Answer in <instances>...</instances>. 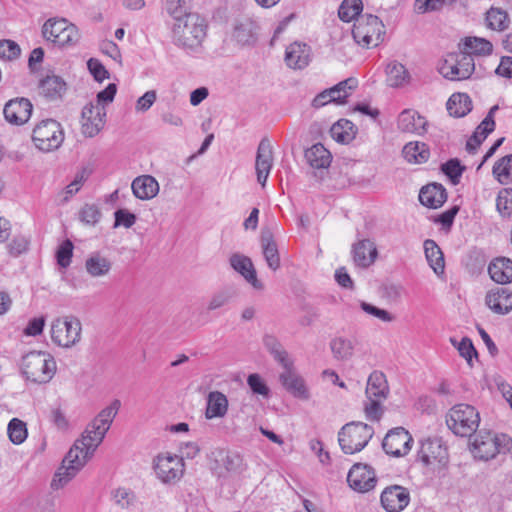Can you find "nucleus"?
I'll return each mask as SVG.
<instances>
[{"label": "nucleus", "instance_id": "obj_1", "mask_svg": "<svg viewBox=\"0 0 512 512\" xmlns=\"http://www.w3.org/2000/svg\"><path fill=\"white\" fill-rule=\"evenodd\" d=\"M120 406V400H113L88 424L81 438L75 441L55 473L51 482L52 489L58 490L67 485L92 458L110 429Z\"/></svg>", "mask_w": 512, "mask_h": 512}, {"label": "nucleus", "instance_id": "obj_2", "mask_svg": "<svg viewBox=\"0 0 512 512\" xmlns=\"http://www.w3.org/2000/svg\"><path fill=\"white\" fill-rule=\"evenodd\" d=\"M206 29L207 24L199 14H185L173 24V42L184 50L198 52L206 37Z\"/></svg>", "mask_w": 512, "mask_h": 512}, {"label": "nucleus", "instance_id": "obj_3", "mask_svg": "<svg viewBox=\"0 0 512 512\" xmlns=\"http://www.w3.org/2000/svg\"><path fill=\"white\" fill-rule=\"evenodd\" d=\"M57 370L54 357L44 351H32L22 358L21 371L26 380L36 384H46L52 380Z\"/></svg>", "mask_w": 512, "mask_h": 512}, {"label": "nucleus", "instance_id": "obj_4", "mask_svg": "<svg viewBox=\"0 0 512 512\" xmlns=\"http://www.w3.org/2000/svg\"><path fill=\"white\" fill-rule=\"evenodd\" d=\"M388 393L389 387L385 375L379 371L372 372L368 377L365 390L364 412L368 420H380L384 412L382 404L387 399Z\"/></svg>", "mask_w": 512, "mask_h": 512}, {"label": "nucleus", "instance_id": "obj_5", "mask_svg": "<svg viewBox=\"0 0 512 512\" xmlns=\"http://www.w3.org/2000/svg\"><path fill=\"white\" fill-rule=\"evenodd\" d=\"M471 451L474 457L488 461L499 453H506L512 448V438L506 434H492L489 431L480 430L471 442Z\"/></svg>", "mask_w": 512, "mask_h": 512}, {"label": "nucleus", "instance_id": "obj_6", "mask_svg": "<svg viewBox=\"0 0 512 512\" xmlns=\"http://www.w3.org/2000/svg\"><path fill=\"white\" fill-rule=\"evenodd\" d=\"M446 423L455 435L470 437L479 427L480 415L473 406L458 404L450 409Z\"/></svg>", "mask_w": 512, "mask_h": 512}, {"label": "nucleus", "instance_id": "obj_7", "mask_svg": "<svg viewBox=\"0 0 512 512\" xmlns=\"http://www.w3.org/2000/svg\"><path fill=\"white\" fill-rule=\"evenodd\" d=\"M373 434L371 426L362 422H351L339 431L338 442L345 454H354L364 449Z\"/></svg>", "mask_w": 512, "mask_h": 512}, {"label": "nucleus", "instance_id": "obj_8", "mask_svg": "<svg viewBox=\"0 0 512 512\" xmlns=\"http://www.w3.org/2000/svg\"><path fill=\"white\" fill-rule=\"evenodd\" d=\"M384 34V24L372 14L358 17L352 29L354 40L363 47L378 46L383 41Z\"/></svg>", "mask_w": 512, "mask_h": 512}, {"label": "nucleus", "instance_id": "obj_9", "mask_svg": "<svg viewBox=\"0 0 512 512\" xmlns=\"http://www.w3.org/2000/svg\"><path fill=\"white\" fill-rule=\"evenodd\" d=\"M32 140L40 151L51 152L62 145L64 131L61 124L56 120L45 119L34 127Z\"/></svg>", "mask_w": 512, "mask_h": 512}, {"label": "nucleus", "instance_id": "obj_10", "mask_svg": "<svg viewBox=\"0 0 512 512\" xmlns=\"http://www.w3.org/2000/svg\"><path fill=\"white\" fill-rule=\"evenodd\" d=\"M82 325L78 318L65 316L52 321L50 334L54 344L62 348H71L81 339Z\"/></svg>", "mask_w": 512, "mask_h": 512}, {"label": "nucleus", "instance_id": "obj_11", "mask_svg": "<svg viewBox=\"0 0 512 512\" xmlns=\"http://www.w3.org/2000/svg\"><path fill=\"white\" fill-rule=\"evenodd\" d=\"M475 70L474 59L469 53H449L439 66V72L446 79L452 81L466 80L471 77Z\"/></svg>", "mask_w": 512, "mask_h": 512}, {"label": "nucleus", "instance_id": "obj_12", "mask_svg": "<svg viewBox=\"0 0 512 512\" xmlns=\"http://www.w3.org/2000/svg\"><path fill=\"white\" fill-rule=\"evenodd\" d=\"M154 470L163 483H175L184 474V461L182 457L171 453L159 454L154 461Z\"/></svg>", "mask_w": 512, "mask_h": 512}, {"label": "nucleus", "instance_id": "obj_13", "mask_svg": "<svg viewBox=\"0 0 512 512\" xmlns=\"http://www.w3.org/2000/svg\"><path fill=\"white\" fill-rule=\"evenodd\" d=\"M418 458L425 466L444 468L449 461L448 450L440 438L426 439L421 443Z\"/></svg>", "mask_w": 512, "mask_h": 512}, {"label": "nucleus", "instance_id": "obj_14", "mask_svg": "<svg viewBox=\"0 0 512 512\" xmlns=\"http://www.w3.org/2000/svg\"><path fill=\"white\" fill-rule=\"evenodd\" d=\"M412 442L413 438L405 428L396 427L386 434L382 447L388 455L401 457L411 450Z\"/></svg>", "mask_w": 512, "mask_h": 512}, {"label": "nucleus", "instance_id": "obj_15", "mask_svg": "<svg viewBox=\"0 0 512 512\" xmlns=\"http://www.w3.org/2000/svg\"><path fill=\"white\" fill-rule=\"evenodd\" d=\"M106 109L100 105L88 103L81 113V129L86 137H94L105 125Z\"/></svg>", "mask_w": 512, "mask_h": 512}, {"label": "nucleus", "instance_id": "obj_16", "mask_svg": "<svg viewBox=\"0 0 512 512\" xmlns=\"http://www.w3.org/2000/svg\"><path fill=\"white\" fill-rule=\"evenodd\" d=\"M347 481L350 487L358 492H368L376 485V475L371 466L356 463L349 470Z\"/></svg>", "mask_w": 512, "mask_h": 512}, {"label": "nucleus", "instance_id": "obj_17", "mask_svg": "<svg viewBox=\"0 0 512 512\" xmlns=\"http://www.w3.org/2000/svg\"><path fill=\"white\" fill-rule=\"evenodd\" d=\"M273 161V149L270 141L267 138H263L259 142L255 160L257 181L259 184H261L262 187L266 185L267 179L273 167Z\"/></svg>", "mask_w": 512, "mask_h": 512}, {"label": "nucleus", "instance_id": "obj_18", "mask_svg": "<svg viewBox=\"0 0 512 512\" xmlns=\"http://www.w3.org/2000/svg\"><path fill=\"white\" fill-rule=\"evenodd\" d=\"M32 110V103L21 97L9 100L4 106L3 114L7 122L20 126L30 119Z\"/></svg>", "mask_w": 512, "mask_h": 512}, {"label": "nucleus", "instance_id": "obj_19", "mask_svg": "<svg viewBox=\"0 0 512 512\" xmlns=\"http://www.w3.org/2000/svg\"><path fill=\"white\" fill-rule=\"evenodd\" d=\"M410 502V493L407 488L400 485L386 487L381 494V504L388 512H400Z\"/></svg>", "mask_w": 512, "mask_h": 512}, {"label": "nucleus", "instance_id": "obj_20", "mask_svg": "<svg viewBox=\"0 0 512 512\" xmlns=\"http://www.w3.org/2000/svg\"><path fill=\"white\" fill-rule=\"evenodd\" d=\"M280 374L279 379L284 388L291 393L294 397L301 400H308L310 398L309 390L301 376H299L293 369V363Z\"/></svg>", "mask_w": 512, "mask_h": 512}, {"label": "nucleus", "instance_id": "obj_21", "mask_svg": "<svg viewBox=\"0 0 512 512\" xmlns=\"http://www.w3.org/2000/svg\"><path fill=\"white\" fill-rule=\"evenodd\" d=\"M311 48L303 42H293L285 51V63L291 69H304L311 61Z\"/></svg>", "mask_w": 512, "mask_h": 512}, {"label": "nucleus", "instance_id": "obj_22", "mask_svg": "<svg viewBox=\"0 0 512 512\" xmlns=\"http://www.w3.org/2000/svg\"><path fill=\"white\" fill-rule=\"evenodd\" d=\"M485 304L495 314L506 315L512 310V292L500 287L491 289L486 293Z\"/></svg>", "mask_w": 512, "mask_h": 512}, {"label": "nucleus", "instance_id": "obj_23", "mask_svg": "<svg viewBox=\"0 0 512 512\" xmlns=\"http://www.w3.org/2000/svg\"><path fill=\"white\" fill-rule=\"evenodd\" d=\"M231 267L257 290L263 289V284L257 279L256 270L251 259L245 255L235 253L229 259Z\"/></svg>", "mask_w": 512, "mask_h": 512}, {"label": "nucleus", "instance_id": "obj_24", "mask_svg": "<svg viewBox=\"0 0 512 512\" xmlns=\"http://www.w3.org/2000/svg\"><path fill=\"white\" fill-rule=\"evenodd\" d=\"M397 125L404 133L422 134L426 131L427 121L417 111L407 109L399 114Z\"/></svg>", "mask_w": 512, "mask_h": 512}, {"label": "nucleus", "instance_id": "obj_25", "mask_svg": "<svg viewBox=\"0 0 512 512\" xmlns=\"http://www.w3.org/2000/svg\"><path fill=\"white\" fill-rule=\"evenodd\" d=\"M353 261L361 268L372 265L378 255L375 243L369 239H363L353 245Z\"/></svg>", "mask_w": 512, "mask_h": 512}, {"label": "nucleus", "instance_id": "obj_26", "mask_svg": "<svg viewBox=\"0 0 512 512\" xmlns=\"http://www.w3.org/2000/svg\"><path fill=\"white\" fill-rule=\"evenodd\" d=\"M447 200V192L443 185L438 183L428 184L421 188L419 201L429 208H439Z\"/></svg>", "mask_w": 512, "mask_h": 512}, {"label": "nucleus", "instance_id": "obj_27", "mask_svg": "<svg viewBox=\"0 0 512 512\" xmlns=\"http://www.w3.org/2000/svg\"><path fill=\"white\" fill-rule=\"evenodd\" d=\"M134 196L140 200H150L159 192V183L150 175L136 177L131 184Z\"/></svg>", "mask_w": 512, "mask_h": 512}, {"label": "nucleus", "instance_id": "obj_28", "mask_svg": "<svg viewBox=\"0 0 512 512\" xmlns=\"http://www.w3.org/2000/svg\"><path fill=\"white\" fill-rule=\"evenodd\" d=\"M490 278L498 284L512 282V260L506 257L493 259L488 266Z\"/></svg>", "mask_w": 512, "mask_h": 512}, {"label": "nucleus", "instance_id": "obj_29", "mask_svg": "<svg viewBox=\"0 0 512 512\" xmlns=\"http://www.w3.org/2000/svg\"><path fill=\"white\" fill-rule=\"evenodd\" d=\"M260 240L263 255L268 267L276 271L280 267V256L272 232L270 230H262Z\"/></svg>", "mask_w": 512, "mask_h": 512}, {"label": "nucleus", "instance_id": "obj_30", "mask_svg": "<svg viewBox=\"0 0 512 512\" xmlns=\"http://www.w3.org/2000/svg\"><path fill=\"white\" fill-rule=\"evenodd\" d=\"M257 29L256 22L245 19L235 25L233 37L240 45H253L257 40Z\"/></svg>", "mask_w": 512, "mask_h": 512}, {"label": "nucleus", "instance_id": "obj_31", "mask_svg": "<svg viewBox=\"0 0 512 512\" xmlns=\"http://www.w3.org/2000/svg\"><path fill=\"white\" fill-rule=\"evenodd\" d=\"M39 90L48 100H58L66 91V83L59 76H47L40 82Z\"/></svg>", "mask_w": 512, "mask_h": 512}, {"label": "nucleus", "instance_id": "obj_32", "mask_svg": "<svg viewBox=\"0 0 512 512\" xmlns=\"http://www.w3.org/2000/svg\"><path fill=\"white\" fill-rule=\"evenodd\" d=\"M459 48L464 53H469L472 57L473 55L488 56L493 51V45L490 41L475 36L466 37L463 42L459 44Z\"/></svg>", "mask_w": 512, "mask_h": 512}, {"label": "nucleus", "instance_id": "obj_33", "mask_svg": "<svg viewBox=\"0 0 512 512\" xmlns=\"http://www.w3.org/2000/svg\"><path fill=\"white\" fill-rule=\"evenodd\" d=\"M305 159L312 168L323 169L329 167L332 155L321 143H317L305 151Z\"/></svg>", "mask_w": 512, "mask_h": 512}, {"label": "nucleus", "instance_id": "obj_34", "mask_svg": "<svg viewBox=\"0 0 512 512\" xmlns=\"http://www.w3.org/2000/svg\"><path fill=\"white\" fill-rule=\"evenodd\" d=\"M404 159L411 164L425 163L430 156L428 146L423 142H409L402 149Z\"/></svg>", "mask_w": 512, "mask_h": 512}, {"label": "nucleus", "instance_id": "obj_35", "mask_svg": "<svg viewBox=\"0 0 512 512\" xmlns=\"http://www.w3.org/2000/svg\"><path fill=\"white\" fill-rule=\"evenodd\" d=\"M111 267V261L99 253L92 254L85 261V269L87 273L93 278H99L108 275Z\"/></svg>", "mask_w": 512, "mask_h": 512}, {"label": "nucleus", "instance_id": "obj_36", "mask_svg": "<svg viewBox=\"0 0 512 512\" xmlns=\"http://www.w3.org/2000/svg\"><path fill=\"white\" fill-rule=\"evenodd\" d=\"M425 256L429 263V266L437 274L441 275L444 273L445 261L444 255L434 240L427 239L424 242Z\"/></svg>", "mask_w": 512, "mask_h": 512}, {"label": "nucleus", "instance_id": "obj_37", "mask_svg": "<svg viewBox=\"0 0 512 512\" xmlns=\"http://www.w3.org/2000/svg\"><path fill=\"white\" fill-rule=\"evenodd\" d=\"M447 110L451 116L464 117L472 110V100L466 93H454L447 102Z\"/></svg>", "mask_w": 512, "mask_h": 512}, {"label": "nucleus", "instance_id": "obj_38", "mask_svg": "<svg viewBox=\"0 0 512 512\" xmlns=\"http://www.w3.org/2000/svg\"><path fill=\"white\" fill-rule=\"evenodd\" d=\"M227 410V397L218 391L210 392L207 399L206 418L223 417Z\"/></svg>", "mask_w": 512, "mask_h": 512}, {"label": "nucleus", "instance_id": "obj_39", "mask_svg": "<svg viewBox=\"0 0 512 512\" xmlns=\"http://www.w3.org/2000/svg\"><path fill=\"white\" fill-rule=\"evenodd\" d=\"M331 137L342 144H348L355 138V125L347 119H340L330 129Z\"/></svg>", "mask_w": 512, "mask_h": 512}, {"label": "nucleus", "instance_id": "obj_40", "mask_svg": "<svg viewBox=\"0 0 512 512\" xmlns=\"http://www.w3.org/2000/svg\"><path fill=\"white\" fill-rule=\"evenodd\" d=\"M263 344L273 358L279 362L283 368H287L292 361L289 359L287 351L283 348L280 341L273 335H265Z\"/></svg>", "mask_w": 512, "mask_h": 512}, {"label": "nucleus", "instance_id": "obj_41", "mask_svg": "<svg viewBox=\"0 0 512 512\" xmlns=\"http://www.w3.org/2000/svg\"><path fill=\"white\" fill-rule=\"evenodd\" d=\"M492 173L500 184L512 182V154L506 155L495 162Z\"/></svg>", "mask_w": 512, "mask_h": 512}, {"label": "nucleus", "instance_id": "obj_42", "mask_svg": "<svg viewBox=\"0 0 512 512\" xmlns=\"http://www.w3.org/2000/svg\"><path fill=\"white\" fill-rule=\"evenodd\" d=\"M330 349L335 359L348 360L353 356L354 345L349 339L336 337L330 342Z\"/></svg>", "mask_w": 512, "mask_h": 512}, {"label": "nucleus", "instance_id": "obj_43", "mask_svg": "<svg viewBox=\"0 0 512 512\" xmlns=\"http://www.w3.org/2000/svg\"><path fill=\"white\" fill-rule=\"evenodd\" d=\"M237 292L232 287H224L215 292L209 299L207 304L208 311H214L228 305L235 297Z\"/></svg>", "mask_w": 512, "mask_h": 512}, {"label": "nucleus", "instance_id": "obj_44", "mask_svg": "<svg viewBox=\"0 0 512 512\" xmlns=\"http://www.w3.org/2000/svg\"><path fill=\"white\" fill-rule=\"evenodd\" d=\"M112 499L119 508L130 509L137 503L135 493L126 487H118L112 491Z\"/></svg>", "mask_w": 512, "mask_h": 512}, {"label": "nucleus", "instance_id": "obj_45", "mask_svg": "<svg viewBox=\"0 0 512 512\" xmlns=\"http://www.w3.org/2000/svg\"><path fill=\"white\" fill-rule=\"evenodd\" d=\"M218 460L222 463L227 472L242 473L246 469L243 457L237 452L220 453Z\"/></svg>", "mask_w": 512, "mask_h": 512}, {"label": "nucleus", "instance_id": "obj_46", "mask_svg": "<svg viewBox=\"0 0 512 512\" xmlns=\"http://www.w3.org/2000/svg\"><path fill=\"white\" fill-rule=\"evenodd\" d=\"M386 72L387 82L391 87L402 86L408 78V72L406 68L398 62H392L388 64Z\"/></svg>", "mask_w": 512, "mask_h": 512}, {"label": "nucleus", "instance_id": "obj_47", "mask_svg": "<svg viewBox=\"0 0 512 512\" xmlns=\"http://www.w3.org/2000/svg\"><path fill=\"white\" fill-rule=\"evenodd\" d=\"M486 21L493 30L503 31L509 26L508 14L500 8H491L486 14Z\"/></svg>", "mask_w": 512, "mask_h": 512}, {"label": "nucleus", "instance_id": "obj_48", "mask_svg": "<svg viewBox=\"0 0 512 512\" xmlns=\"http://www.w3.org/2000/svg\"><path fill=\"white\" fill-rule=\"evenodd\" d=\"M69 24L66 19H49L43 25L42 34L46 40L54 43Z\"/></svg>", "mask_w": 512, "mask_h": 512}, {"label": "nucleus", "instance_id": "obj_49", "mask_svg": "<svg viewBox=\"0 0 512 512\" xmlns=\"http://www.w3.org/2000/svg\"><path fill=\"white\" fill-rule=\"evenodd\" d=\"M362 9L361 0H344L339 7L338 16L342 21L350 22L360 14Z\"/></svg>", "mask_w": 512, "mask_h": 512}, {"label": "nucleus", "instance_id": "obj_50", "mask_svg": "<svg viewBox=\"0 0 512 512\" xmlns=\"http://www.w3.org/2000/svg\"><path fill=\"white\" fill-rule=\"evenodd\" d=\"M91 174V170L84 167L80 171H78L74 177V180L66 186L65 190L63 191V202H67L70 197H72L74 194H76L82 185L86 182V180L89 178Z\"/></svg>", "mask_w": 512, "mask_h": 512}, {"label": "nucleus", "instance_id": "obj_51", "mask_svg": "<svg viewBox=\"0 0 512 512\" xmlns=\"http://www.w3.org/2000/svg\"><path fill=\"white\" fill-rule=\"evenodd\" d=\"M496 208L503 217L512 216V188H503L496 199Z\"/></svg>", "mask_w": 512, "mask_h": 512}, {"label": "nucleus", "instance_id": "obj_52", "mask_svg": "<svg viewBox=\"0 0 512 512\" xmlns=\"http://www.w3.org/2000/svg\"><path fill=\"white\" fill-rule=\"evenodd\" d=\"M8 434L14 444H21L27 438V428L23 421L13 418L8 424Z\"/></svg>", "mask_w": 512, "mask_h": 512}, {"label": "nucleus", "instance_id": "obj_53", "mask_svg": "<svg viewBox=\"0 0 512 512\" xmlns=\"http://www.w3.org/2000/svg\"><path fill=\"white\" fill-rule=\"evenodd\" d=\"M29 245L30 240L27 237L23 235H16L7 244V250L12 257H18L28 251Z\"/></svg>", "mask_w": 512, "mask_h": 512}, {"label": "nucleus", "instance_id": "obj_54", "mask_svg": "<svg viewBox=\"0 0 512 512\" xmlns=\"http://www.w3.org/2000/svg\"><path fill=\"white\" fill-rule=\"evenodd\" d=\"M73 243L70 240H65L58 247L56 252V259L59 266L62 268H67L71 263V258L73 256Z\"/></svg>", "mask_w": 512, "mask_h": 512}, {"label": "nucleus", "instance_id": "obj_55", "mask_svg": "<svg viewBox=\"0 0 512 512\" xmlns=\"http://www.w3.org/2000/svg\"><path fill=\"white\" fill-rule=\"evenodd\" d=\"M441 170L450 178L453 184H457L464 171V167L461 166L458 159H450L442 164Z\"/></svg>", "mask_w": 512, "mask_h": 512}, {"label": "nucleus", "instance_id": "obj_56", "mask_svg": "<svg viewBox=\"0 0 512 512\" xmlns=\"http://www.w3.org/2000/svg\"><path fill=\"white\" fill-rule=\"evenodd\" d=\"M454 346L457 347L459 354L466 359L469 365H471L473 356L477 357V351L471 341L470 338L464 337L460 342H456L455 340H451Z\"/></svg>", "mask_w": 512, "mask_h": 512}, {"label": "nucleus", "instance_id": "obj_57", "mask_svg": "<svg viewBox=\"0 0 512 512\" xmlns=\"http://www.w3.org/2000/svg\"><path fill=\"white\" fill-rule=\"evenodd\" d=\"M360 307L365 313L376 317L377 319H379L382 322L389 323V322H393L395 320V316L393 314H391L389 311H387L385 309L378 308L370 303L362 301L360 303Z\"/></svg>", "mask_w": 512, "mask_h": 512}, {"label": "nucleus", "instance_id": "obj_58", "mask_svg": "<svg viewBox=\"0 0 512 512\" xmlns=\"http://www.w3.org/2000/svg\"><path fill=\"white\" fill-rule=\"evenodd\" d=\"M21 49L19 45L12 40H0V58L5 60H14L19 57Z\"/></svg>", "mask_w": 512, "mask_h": 512}, {"label": "nucleus", "instance_id": "obj_59", "mask_svg": "<svg viewBox=\"0 0 512 512\" xmlns=\"http://www.w3.org/2000/svg\"><path fill=\"white\" fill-rule=\"evenodd\" d=\"M79 40V32L74 24H69L65 30L55 40V44L59 46L75 44Z\"/></svg>", "mask_w": 512, "mask_h": 512}, {"label": "nucleus", "instance_id": "obj_60", "mask_svg": "<svg viewBox=\"0 0 512 512\" xmlns=\"http://www.w3.org/2000/svg\"><path fill=\"white\" fill-rule=\"evenodd\" d=\"M454 1L455 0H416L414 7L418 13H425L439 10L443 5L451 4Z\"/></svg>", "mask_w": 512, "mask_h": 512}, {"label": "nucleus", "instance_id": "obj_61", "mask_svg": "<svg viewBox=\"0 0 512 512\" xmlns=\"http://www.w3.org/2000/svg\"><path fill=\"white\" fill-rule=\"evenodd\" d=\"M188 0H167L166 1V9L171 14L175 22L177 21V18H184L185 14L187 13V6Z\"/></svg>", "mask_w": 512, "mask_h": 512}, {"label": "nucleus", "instance_id": "obj_62", "mask_svg": "<svg viewBox=\"0 0 512 512\" xmlns=\"http://www.w3.org/2000/svg\"><path fill=\"white\" fill-rule=\"evenodd\" d=\"M80 220L88 225H95L100 217L101 213L95 205L86 204L79 213Z\"/></svg>", "mask_w": 512, "mask_h": 512}, {"label": "nucleus", "instance_id": "obj_63", "mask_svg": "<svg viewBox=\"0 0 512 512\" xmlns=\"http://www.w3.org/2000/svg\"><path fill=\"white\" fill-rule=\"evenodd\" d=\"M114 216V227L124 226L125 228H130L136 222V215L125 209H118L115 211Z\"/></svg>", "mask_w": 512, "mask_h": 512}, {"label": "nucleus", "instance_id": "obj_64", "mask_svg": "<svg viewBox=\"0 0 512 512\" xmlns=\"http://www.w3.org/2000/svg\"><path fill=\"white\" fill-rule=\"evenodd\" d=\"M247 383L253 393L262 395L264 397L269 395V388L258 374L249 375Z\"/></svg>", "mask_w": 512, "mask_h": 512}]
</instances>
